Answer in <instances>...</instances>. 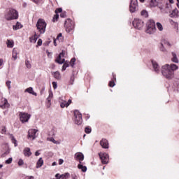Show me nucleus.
I'll use <instances>...</instances> for the list:
<instances>
[{"instance_id":"nucleus-37","label":"nucleus","mask_w":179,"mask_h":179,"mask_svg":"<svg viewBox=\"0 0 179 179\" xmlns=\"http://www.w3.org/2000/svg\"><path fill=\"white\" fill-rule=\"evenodd\" d=\"M141 16H143L144 17H148V11L143 10L141 13Z\"/></svg>"},{"instance_id":"nucleus-50","label":"nucleus","mask_w":179,"mask_h":179,"mask_svg":"<svg viewBox=\"0 0 179 179\" xmlns=\"http://www.w3.org/2000/svg\"><path fill=\"white\" fill-rule=\"evenodd\" d=\"M10 83H11L10 81H7V82L6 83V86L8 87V89H10Z\"/></svg>"},{"instance_id":"nucleus-56","label":"nucleus","mask_w":179,"mask_h":179,"mask_svg":"<svg viewBox=\"0 0 179 179\" xmlns=\"http://www.w3.org/2000/svg\"><path fill=\"white\" fill-rule=\"evenodd\" d=\"M63 163H64V159H59V164L61 165V164H62Z\"/></svg>"},{"instance_id":"nucleus-46","label":"nucleus","mask_w":179,"mask_h":179,"mask_svg":"<svg viewBox=\"0 0 179 179\" xmlns=\"http://www.w3.org/2000/svg\"><path fill=\"white\" fill-rule=\"evenodd\" d=\"M62 13V8H57L56 10H55V13Z\"/></svg>"},{"instance_id":"nucleus-15","label":"nucleus","mask_w":179,"mask_h":179,"mask_svg":"<svg viewBox=\"0 0 179 179\" xmlns=\"http://www.w3.org/2000/svg\"><path fill=\"white\" fill-rule=\"evenodd\" d=\"M152 66L155 72H156L157 73H159V72H160V66H159V64H157V62L155 61H152Z\"/></svg>"},{"instance_id":"nucleus-40","label":"nucleus","mask_w":179,"mask_h":179,"mask_svg":"<svg viewBox=\"0 0 179 179\" xmlns=\"http://www.w3.org/2000/svg\"><path fill=\"white\" fill-rule=\"evenodd\" d=\"M85 134H90L92 132V129H90L89 127H85Z\"/></svg>"},{"instance_id":"nucleus-45","label":"nucleus","mask_w":179,"mask_h":179,"mask_svg":"<svg viewBox=\"0 0 179 179\" xmlns=\"http://www.w3.org/2000/svg\"><path fill=\"white\" fill-rule=\"evenodd\" d=\"M162 43H163V44H165L166 45H169V47H171V44L169 43V42L167 41H164Z\"/></svg>"},{"instance_id":"nucleus-27","label":"nucleus","mask_w":179,"mask_h":179,"mask_svg":"<svg viewBox=\"0 0 179 179\" xmlns=\"http://www.w3.org/2000/svg\"><path fill=\"white\" fill-rule=\"evenodd\" d=\"M14 43L10 40H7V47L8 48H13Z\"/></svg>"},{"instance_id":"nucleus-47","label":"nucleus","mask_w":179,"mask_h":179,"mask_svg":"<svg viewBox=\"0 0 179 179\" xmlns=\"http://www.w3.org/2000/svg\"><path fill=\"white\" fill-rule=\"evenodd\" d=\"M109 86L110 87H114V86H115V83H114V81H110L109 83Z\"/></svg>"},{"instance_id":"nucleus-19","label":"nucleus","mask_w":179,"mask_h":179,"mask_svg":"<svg viewBox=\"0 0 179 179\" xmlns=\"http://www.w3.org/2000/svg\"><path fill=\"white\" fill-rule=\"evenodd\" d=\"M178 16V10L177 8L172 10V13L170 14V17H177Z\"/></svg>"},{"instance_id":"nucleus-43","label":"nucleus","mask_w":179,"mask_h":179,"mask_svg":"<svg viewBox=\"0 0 179 179\" xmlns=\"http://www.w3.org/2000/svg\"><path fill=\"white\" fill-rule=\"evenodd\" d=\"M24 164V162L23 161V159H20L18 161V166H23Z\"/></svg>"},{"instance_id":"nucleus-44","label":"nucleus","mask_w":179,"mask_h":179,"mask_svg":"<svg viewBox=\"0 0 179 179\" xmlns=\"http://www.w3.org/2000/svg\"><path fill=\"white\" fill-rule=\"evenodd\" d=\"M13 159L10 157V158H9L8 159H7V160H6V164H10V163H12V161H13Z\"/></svg>"},{"instance_id":"nucleus-57","label":"nucleus","mask_w":179,"mask_h":179,"mask_svg":"<svg viewBox=\"0 0 179 179\" xmlns=\"http://www.w3.org/2000/svg\"><path fill=\"white\" fill-rule=\"evenodd\" d=\"M3 65V59H0V66Z\"/></svg>"},{"instance_id":"nucleus-38","label":"nucleus","mask_w":179,"mask_h":179,"mask_svg":"<svg viewBox=\"0 0 179 179\" xmlns=\"http://www.w3.org/2000/svg\"><path fill=\"white\" fill-rule=\"evenodd\" d=\"M58 17H59V15L56 13V15H55L53 17L52 22H57V20H58Z\"/></svg>"},{"instance_id":"nucleus-33","label":"nucleus","mask_w":179,"mask_h":179,"mask_svg":"<svg viewBox=\"0 0 179 179\" xmlns=\"http://www.w3.org/2000/svg\"><path fill=\"white\" fill-rule=\"evenodd\" d=\"M157 27L159 31H163V25L160 22L157 23Z\"/></svg>"},{"instance_id":"nucleus-16","label":"nucleus","mask_w":179,"mask_h":179,"mask_svg":"<svg viewBox=\"0 0 179 179\" xmlns=\"http://www.w3.org/2000/svg\"><path fill=\"white\" fill-rule=\"evenodd\" d=\"M171 61L175 64H178V58L177 57V55L174 52H172Z\"/></svg>"},{"instance_id":"nucleus-54","label":"nucleus","mask_w":179,"mask_h":179,"mask_svg":"<svg viewBox=\"0 0 179 179\" xmlns=\"http://www.w3.org/2000/svg\"><path fill=\"white\" fill-rule=\"evenodd\" d=\"M37 44L38 45H41V44H43V41L41 39H38Z\"/></svg>"},{"instance_id":"nucleus-4","label":"nucleus","mask_w":179,"mask_h":179,"mask_svg":"<svg viewBox=\"0 0 179 179\" xmlns=\"http://www.w3.org/2000/svg\"><path fill=\"white\" fill-rule=\"evenodd\" d=\"M36 27L38 31H40V34H43V33H45V28L47 27V23L43 19H39L38 20V22L36 23Z\"/></svg>"},{"instance_id":"nucleus-14","label":"nucleus","mask_w":179,"mask_h":179,"mask_svg":"<svg viewBox=\"0 0 179 179\" xmlns=\"http://www.w3.org/2000/svg\"><path fill=\"white\" fill-rule=\"evenodd\" d=\"M23 153L25 157H30V156L32 155L30 148H25L23 150Z\"/></svg>"},{"instance_id":"nucleus-17","label":"nucleus","mask_w":179,"mask_h":179,"mask_svg":"<svg viewBox=\"0 0 179 179\" xmlns=\"http://www.w3.org/2000/svg\"><path fill=\"white\" fill-rule=\"evenodd\" d=\"M25 92L29 93L30 94H33V96H37V93L33 91V87H30L25 90Z\"/></svg>"},{"instance_id":"nucleus-30","label":"nucleus","mask_w":179,"mask_h":179,"mask_svg":"<svg viewBox=\"0 0 179 179\" xmlns=\"http://www.w3.org/2000/svg\"><path fill=\"white\" fill-rule=\"evenodd\" d=\"M13 58H14L15 61L17 59V50L16 49L13 50Z\"/></svg>"},{"instance_id":"nucleus-5","label":"nucleus","mask_w":179,"mask_h":179,"mask_svg":"<svg viewBox=\"0 0 179 179\" xmlns=\"http://www.w3.org/2000/svg\"><path fill=\"white\" fill-rule=\"evenodd\" d=\"M74 116H75V120H74L75 124H76V125H81L82 122H83V120H82V113H80L79 110H75Z\"/></svg>"},{"instance_id":"nucleus-29","label":"nucleus","mask_w":179,"mask_h":179,"mask_svg":"<svg viewBox=\"0 0 179 179\" xmlns=\"http://www.w3.org/2000/svg\"><path fill=\"white\" fill-rule=\"evenodd\" d=\"M37 34H35V35L34 36H31V38H29V40L31 41V43H36V41H37Z\"/></svg>"},{"instance_id":"nucleus-23","label":"nucleus","mask_w":179,"mask_h":179,"mask_svg":"<svg viewBox=\"0 0 179 179\" xmlns=\"http://www.w3.org/2000/svg\"><path fill=\"white\" fill-rule=\"evenodd\" d=\"M78 167L80 170H81V171H83V173H86V171H87V167H86L85 166L78 164Z\"/></svg>"},{"instance_id":"nucleus-11","label":"nucleus","mask_w":179,"mask_h":179,"mask_svg":"<svg viewBox=\"0 0 179 179\" xmlns=\"http://www.w3.org/2000/svg\"><path fill=\"white\" fill-rule=\"evenodd\" d=\"M38 131V130L36 129H29L28 131V138H31L33 139V141H34V139L37 138V136H36V134H37Z\"/></svg>"},{"instance_id":"nucleus-32","label":"nucleus","mask_w":179,"mask_h":179,"mask_svg":"<svg viewBox=\"0 0 179 179\" xmlns=\"http://www.w3.org/2000/svg\"><path fill=\"white\" fill-rule=\"evenodd\" d=\"M68 66H69V62H64V65L62 68V71H65L66 69V68H68Z\"/></svg>"},{"instance_id":"nucleus-25","label":"nucleus","mask_w":179,"mask_h":179,"mask_svg":"<svg viewBox=\"0 0 179 179\" xmlns=\"http://www.w3.org/2000/svg\"><path fill=\"white\" fill-rule=\"evenodd\" d=\"M149 1H150V5L151 7L155 8V6H157V0H149Z\"/></svg>"},{"instance_id":"nucleus-41","label":"nucleus","mask_w":179,"mask_h":179,"mask_svg":"<svg viewBox=\"0 0 179 179\" xmlns=\"http://www.w3.org/2000/svg\"><path fill=\"white\" fill-rule=\"evenodd\" d=\"M47 104L48 108H50L51 106V98H47Z\"/></svg>"},{"instance_id":"nucleus-48","label":"nucleus","mask_w":179,"mask_h":179,"mask_svg":"<svg viewBox=\"0 0 179 179\" xmlns=\"http://www.w3.org/2000/svg\"><path fill=\"white\" fill-rule=\"evenodd\" d=\"M60 17H66V12H63L60 14Z\"/></svg>"},{"instance_id":"nucleus-63","label":"nucleus","mask_w":179,"mask_h":179,"mask_svg":"<svg viewBox=\"0 0 179 179\" xmlns=\"http://www.w3.org/2000/svg\"><path fill=\"white\" fill-rule=\"evenodd\" d=\"M50 43H51V41H48L46 43H44L45 45H50Z\"/></svg>"},{"instance_id":"nucleus-7","label":"nucleus","mask_w":179,"mask_h":179,"mask_svg":"<svg viewBox=\"0 0 179 179\" xmlns=\"http://www.w3.org/2000/svg\"><path fill=\"white\" fill-rule=\"evenodd\" d=\"M138 0H131L129 6V10L131 13H134V12L138 11Z\"/></svg>"},{"instance_id":"nucleus-18","label":"nucleus","mask_w":179,"mask_h":179,"mask_svg":"<svg viewBox=\"0 0 179 179\" xmlns=\"http://www.w3.org/2000/svg\"><path fill=\"white\" fill-rule=\"evenodd\" d=\"M43 164H44V161L43 160V158L41 157L36 162V169H40Z\"/></svg>"},{"instance_id":"nucleus-12","label":"nucleus","mask_w":179,"mask_h":179,"mask_svg":"<svg viewBox=\"0 0 179 179\" xmlns=\"http://www.w3.org/2000/svg\"><path fill=\"white\" fill-rule=\"evenodd\" d=\"M75 157L76 160H79L80 163H82L83 160L85 159V155L82 152H77L75 155Z\"/></svg>"},{"instance_id":"nucleus-8","label":"nucleus","mask_w":179,"mask_h":179,"mask_svg":"<svg viewBox=\"0 0 179 179\" xmlns=\"http://www.w3.org/2000/svg\"><path fill=\"white\" fill-rule=\"evenodd\" d=\"M19 115L20 120L22 123L28 122L29 120H30V117H31L29 113H26L24 112H20Z\"/></svg>"},{"instance_id":"nucleus-13","label":"nucleus","mask_w":179,"mask_h":179,"mask_svg":"<svg viewBox=\"0 0 179 179\" xmlns=\"http://www.w3.org/2000/svg\"><path fill=\"white\" fill-rule=\"evenodd\" d=\"M100 145L103 149H108V141L106 138H103L100 141Z\"/></svg>"},{"instance_id":"nucleus-6","label":"nucleus","mask_w":179,"mask_h":179,"mask_svg":"<svg viewBox=\"0 0 179 179\" xmlns=\"http://www.w3.org/2000/svg\"><path fill=\"white\" fill-rule=\"evenodd\" d=\"M133 26L135 27V29H137L138 30H141L142 27L144 26V22L142 20L136 18L133 21Z\"/></svg>"},{"instance_id":"nucleus-21","label":"nucleus","mask_w":179,"mask_h":179,"mask_svg":"<svg viewBox=\"0 0 179 179\" xmlns=\"http://www.w3.org/2000/svg\"><path fill=\"white\" fill-rule=\"evenodd\" d=\"M70 22H72L71 19H68L64 22V27H66V31L69 32L71 31V30L72 29V28H69V25H68V23H70Z\"/></svg>"},{"instance_id":"nucleus-49","label":"nucleus","mask_w":179,"mask_h":179,"mask_svg":"<svg viewBox=\"0 0 179 179\" xmlns=\"http://www.w3.org/2000/svg\"><path fill=\"white\" fill-rule=\"evenodd\" d=\"M62 177H69V173H65L64 175H60L59 178H62Z\"/></svg>"},{"instance_id":"nucleus-1","label":"nucleus","mask_w":179,"mask_h":179,"mask_svg":"<svg viewBox=\"0 0 179 179\" xmlns=\"http://www.w3.org/2000/svg\"><path fill=\"white\" fill-rule=\"evenodd\" d=\"M4 17L6 20H16L19 17V13H17V10L10 8L6 10Z\"/></svg>"},{"instance_id":"nucleus-2","label":"nucleus","mask_w":179,"mask_h":179,"mask_svg":"<svg viewBox=\"0 0 179 179\" xmlns=\"http://www.w3.org/2000/svg\"><path fill=\"white\" fill-rule=\"evenodd\" d=\"M162 73L166 79H173L174 78V72L170 70L169 64L162 66Z\"/></svg>"},{"instance_id":"nucleus-53","label":"nucleus","mask_w":179,"mask_h":179,"mask_svg":"<svg viewBox=\"0 0 179 179\" xmlns=\"http://www.w3.org/2000/svg\"><path fill=\"white\" fill-rule=\"evenodd\" d=\"M50 141L52 142L53 143H57V141H55V139H54V138H50Z\"/></svg>"},{"instance_id":"nucleus-34","label":"nucleus","mask_w":179,"mask_h":179,"mask_svg":"<svg viewBox=\"0 0 179 179\" xmlns=\"http://www.w3.org/2000/svg\"><path fill=\"white\" fill-rule=\"evenodd\" d=\"M160 51H162V52H166L167 50H166V48H164V45L163 43V42L161 43V46H160Z\"/></svg>"},{"instance_id":"nucleus-58","label":"nucleus","mask_w":179,"mask_h":179,"mask_svg":"<svg viewBox=\"0 0 179 179\" xmlns=\"http://www.w3.org/2000/svg\"><path fill=\"white\" fill-rule=\"evenodd\" d=\"M72 179H78V176L74 174V175H71Z\"/></svg>"},{"instance_id":"nucleus-52","label":"nucleus","mask_w":179,"mask_h":179,"mask_svg":"<svg viewBox=\"0 0 179 179\" xmlns=\"http://www.w3.org/2000/svg\"><path fill=\"white\" fill-rule=\"evenodd\" d=\"M32 2H34V3H40V2H41V1L43 0H31Z\"/></svg>"},{"instance_id":"nucleus-28","label":"nucleus","mask_w":179,"mask_h":179,"mask_svg":"<svg viewBox=\"0 0 179 179\" xmlns=\"http://www.w3.org/2000/svg\"><path fill=\"white\" fill-rule=\"evenodd\" d=\"M60 107H62V108H64V107H69V103H68L66 101H63L60 103Z\"/></svg>"},{"instance_id":"nucleus-10","label":"nucleus","mask_w":179,"mask_h":179,"mask_svg":"<svg viewBox=\"0 0 179 179\" xmlns=\"http://www.w3.org/2000/svg\"><path fill=\"white\" fill-rule=\"evenodd\" d=\"M99 155V157L101 160L102 164H107L108 163V160H109L108 154H107L106 152L105 153L100 152Z\"/></svg>"},{"instance_id":"nucleus-64","label":"nucleus","mask_w":179,"mask_h":179,"mask_svg":"<svg viewBox=\"0 0 179 179\" xmlns=\"http://www.w3.org/2000/svg\"><path fill=\"white\" fill-rule=\"evenodd\" d=\"M71 103H72V100L69 99L67 104H69V106L71 104Z\"/></svg>"},{"instance_id":"nucleus-9","label":"nucleus","mask_w":179,"mask_h":179,"mask_svg":"<svg viewBox=\"0 0 179 179\" xmlns=\"http://www.w3.org/2000/svg\"><path fill=\"white\" fill-rule=\"evenodd\" d=\"M65 51L62 50V52L58 55L57 58L55 59V62L62 65L65 62Z\"/></svg>"},{"instance_id":"nucleus-51","label":"nucleus","mask_w":179,"mask_h":179,"mask_svg":"<svg viewBox=\"0 0 179 179\" xmlns=\"http://www.w3.org/2000/svg\"><path fill=\"white\" fill-rule=\"evenodd\" d=\"M52 86H53V89H57V82H52Z\"/></svg>"},{"instance_id":"nucleus-39","label":"nucleus","mask_w":179,"mask_h":179,"mask_svg":"<svg viewBox=\"0 0 179 179\" xmlns=\"http://www.w3.org/2000/svg\"><path fill=\"white\" fill-rule=\"evenodd\" d=\"M76 62V59H75V58L71 59L70 64H71V66L72 68H73V65H75Z\"/></svg>"},{"instance_id":"nucleus-61","label":"nucleus","mask_w":179,"mask_h":179,"mask_svg":"<svg viewBox=\"0 0 179 179\" xmlns=\"http://www.w3.org/2000/svg\"><path fill=\"white\" fill-rule=\"evenodd\" d=\"M26 179H34V176H28Z\"/></svg>"},{"instance_id":"nucleus-22","label":"nucleus","mask_w":179,"mask_h":179,"mask_svg":"<svg viewBox=\"0 0 179 179\" xmlns=\"http://www.w3.org/2000/svg\"><path fill=\"white\" fill-rule=\"evenodd\" d=\"M22 27H23V26H22V24L19 22H17L16 24L13 26V30H19V29H22Z\"/></svg>"},{"instance_id":"nucleus-59","label":"nucleus","mask_w":179,"mask_h":179,"mask_svg":"<svg viewBox=\"0 0 179 179\" xmlns=\"http://www.w3.org/2000/svg\"><path fill=\"white\" fill-rule=\"evenodd\" d=\"M52 96H53L52 92H50V93L49 94V96H48V98H49V99H52Z\"/></svg>"},{"instance_id":"nucleus-26","label":"nucleus","mask_w":179,"mask_h":179,"mask_svg":"<svg viewBox=\"0 0 179 179\" xmlns=\"http://www.w3.org/2000/svg\"><path fill=\"white\" fill-rule=\"evenodd\" d=\"M53 76L54 78H55V79H57V80H59V79H61V74L58 71L53 73Z\"/></svg>"},{"instance_id":"nucleus-60","label":"nucleus","mask_w":179,"mask_h":179,"mask_svg":"<svg viewBox=\"0 0 179 179\" xmlns=\"http://www.w3.org/2000/svg\"><path fill=\"white\" fill-rule=\"evenodd\" d=\"M57 39H54V41H53L54 45H55V47H57Z\"/></svg>"},{"instance_id":"nucleus-62","label":"nucleus","mask_w":179,"mask_h":179,"mask_svg":"<svg viewBox=\"0 0 179 179\" xmlns=\"http://www.w3.org/2000/svg\"><path fill=\"white\" fill-rule=\"evenodd\" d=\"M35 156H40V152H38V151H36L35 152Z\"/></svg>"},{"instance_id":"nucleus-36","label":"nucleus","mask_w":179,"mask_h":179,"mask_svg":"<svg viewBox=\"0 0 179 179\" xmlns=\"http://www.w3.org/2000/svg\"><path fill=\"white\" fill-rule=\"evenodd\" d=\"M1 134H2L3 135L6 134V127L5 126L1 127Z\"/></svg>"},{"instance_id":"nucleus-42","label":"nucleus","mask_w":179,"mask_h":179,"mask_svg":"<svg viewBox=\"0 0 179 179\" xmlns=\"http://www.w3.org/2000/svg\"><path fill=\"white\" fill-rule=\"evenodd\" d=\"M9 153H10V151L8 150L7 151H6L4 153L1 155V157H5V156H7V155H9Z\"/></svg>"},{"instance_id":"nucleus-3","label":"nucleus","mask_w":179,"mask_h":179,"mask_svg":"<svg viewBox=\"0 0 179 179\" xmlns=\"http://www.w3.org/2000/svg\"><path fill=\"white\" fill-rule=\"evenodd\" d=\"M156 32V23L155 20H150L147 23V29L146 33L148 34H153V33Z\"/></svg>"},{"instance_id":"nucleus-35","label":"nucleus","mask_w":179,"mask_h":179,"mask_svg":"<svg viewBox=\"0 0 179 179\" xmlns=\"http://www.w3.org/2000/svg\"><path fill=\"white\" fill-rule=\"evenodd\" d=\"M25 65H26V67L28 68V69H30L31 68V64L29 60L25 61Z\"/></svg>"},{"instance_id":"nucleus-31","label":"nucleus","mask_w":179,"mask_h":179,"mask_svg":"<svg viewBox=\"0 0 179 179\" xmlns=\"http://www.w3.org/2000/svg\"><path fill=\"white\" fill-rule=\"evenodd\" d=\"M10 138L12 139V142L14 143V146L16 148L17 146V141L15 138L13 134H10Z\"/></svg>"},{"instance_id":"nucleus-24","label":"nucleus","mask_w":179,"mask_h":179,"mask_svg":"<svg viewBox=\"0 0 179 179\" xmlns=\"http://www.w3.org/2000/svg\"><path fill=\"white\" fill-rule=\"evenodd\" d=\"M0 107L1 108H6V107H9V103H8V100L6 99H4L3 104L0 105Z\"/></svg>"},{"instance_id":"nucleus-20","label":"nucleus","mask_w":179,"mask_h":179,"mask_svg":"<svg viewBox=\"0 0 179 179\" xmlns=\"http://www.w3.org/2000/svg\"><path fill=\"white\" fill-rule=\"evenodd\" d=\"M168 68L174 72V71H177V69H178V66L174 64H171V65H169Z\"/></svg>"},{"instance_id":"nucleus-55","label":"nucleus","mask_w":179,"mask_h":179,"mask_svg":"<svg viewBox=\"0 0 179 179\" xmlns=\"http://www.w3.org/2000/svg\"><path fill=\"white\" fill-rule=\"evenodd\" d=\"M60 37H62V34H61V33L58 34V36L56 38V40H59Z\"/></svg>"}]
</instances>
